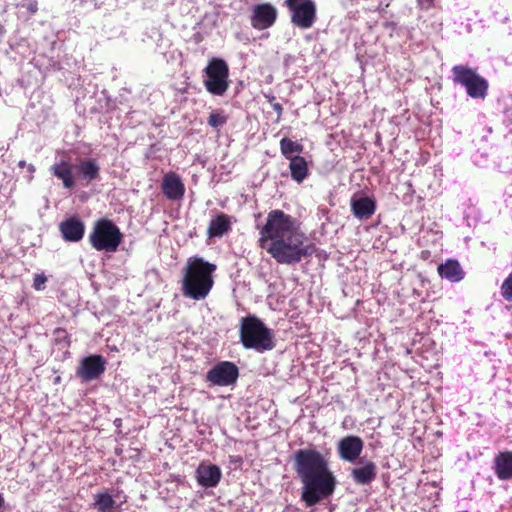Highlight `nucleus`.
<instances>
[{
	"label": "nucleus",
	"instance_id": "1",
	"mask_svg": "<svg viewBox=\"0 0 512 512\" xmlns=\"http://www.w3.org/2000/svg\"><path fill=\"white\" fill-rule=\"evenodd\" d=\"M259 234V246L279 264L295 265L314 253V245L300 230L297 220L282 210L268 213Z\"/></svg>",
	"mask_w": 512,
	"mask_h": 512
},
{
	"label": "nucleus",
	"instance_id": "2",
	"mask_svg": "<svg viewBox=\"0 0 512 512\" xmlns=\"http://www.w3.org/2000/svg\"><path fill=\"white\" fill-rule=\"evenodd\" d=\"M294 469L302 483L301 500L310 508L333 495L337 480L325 457L315 449L294 453Z\"/></svg>",
	"mask_w": 512,
	"mask_h": 512
},
{
	"label": "nucleus",
	"instance_id": "3",
	"mask_svg": "<svg viewBox=\"0 0 512 512\" xmlns=\"http://www.w3.org/2000/svg\"><path fill=\"white\" fill-rule=\"evenodd\" d=\"M215 269L214 264H210L202 258H190L184 269L182 281L184 296L194 300L204 299L213 286L212 273Z\"/></svg>",
	"mask_w": 512,
	"mask_h": 512
},
{
	"label": "nucleus",
	"instance_id": "4",
	"mask_svg": "<svg viewBox=\"0 0 512 512\" xmlns=\"http://www.w3.org/2000/svg\"><path fill=\"white\" fill-rule=\"evenodd\" d=\"M239 335L240 342L245 349H253L263 353L275 347L273 330L254 315L241 319Z\"/></svg>",
	"mask_w": 512,
	"mask_h": 512
},
{
	"label": "nucleus",
	"instance_id": "5",
	"mask_svg": "<svg viewBox=\"0 0 512 512\" xmlns=\"http://www.w3.org/2000/svg\"><path fill=\"white\" fill-rule=\"evenodd\" d=\"M122 237L119 228L111 220L99 219L89 235V242L97 251L115 252Z\"/></svg>",
	"mask_w": 512,
	"mask_h": 512
},
{
	"label": "nucleus",
	"instance_id": "6",
	"mask_svg": "<svg viewBox=\"0 0 512 512\" xmlns=\"http://www.w3.org/2000/svg\"><path fill=\"white\" fill-rule=\"evenodd\" d=\"M452 77L455 84L463 86L472 99H485L488 93V81L477 71L466 65L452 67Z\"/></svg>",
	"mask_w": 512,
	"mask_h": 512
},
{
	"label": "nucleus",
	"instance_id": "7",
	"mask_svg": "<svg viewBox=\"0 0 512 512\" xmlns=\"http://www.w3.org/2000/svg\"><path fill=\"white\" fill-rule=\"evenodd\" d=\"M206 90L215 96H223L229 88V67L225 60L212 58L204 69Z\"/></svg>",
	"mask_w": 512,
	"mask_h": 512
},
{
	"label": "nucleus",
	"instance_id": "8",
	"mask_svg": "<svg viewBox=\"0 0 512 512\" xmlns=\"http://www.w3.org/2000/svg\"><path fill=\"white\" fill-rule=\"evenodd\" d=\"M239 377L237 365L231 361L216 363L206 374V381L214 386L225 387L236 383Z\"/></svg>",
	"mask_w": 512,
	"mask_h": 512
},
{
	"label": "nucleus",
	"instance_id": "9",
	"mask_svg": "<svg viewBox=\"0 0 512 512\" xmlns=\"http://www.w3.org/2000/svg\"><path fill=\"white\" fill-rule=\"evenodd\" d=\"M291 12V22L298 28L309 29L316 21V4L312 0L286 5Z\"/></svg>",
	"mask_w": 512,
	"mask_h": 512
},
{
	"label": "nucleus",
	"instance_id": "10",
	"mask_svg": "<svg viewBox=\"0 0 512 512\" xmlns=\"http://www.w3.org/2000/svg\"><path fill=\"white\" fill-rule=\"evenodd\" d=\"M105 369L106 360L102 355H90L81 360L76 375L82 381L90 382L100 378Z\"/></svg>",
	"mask_w": 512,
	"mask_h": 512
},
{
	"label": "nucleus",
	"instance_id": "11",
	"mask_svg": "<svg viewBox=\"0 0 512 512\" xmlns=\"http://www.w3.org/2000/svg\"><path fill=\"white\" fill-rule=\"evenodd\" d=\"M277 9L270 3L257 4L251 14V25L257 30H264L274 25L277 19Z\"/></svg>",
	"mask_w": 512,
	"mask_h": 512
},
{
	"label": "nucleus",
	"instance_id": "12",
	"mask_svg": "<svg viewBox=\"0 0 512 512\" xmlns=\"http://www.w3.org/2000/svg\"><path fill=\"white\" fill-rule=\"evenodd\" d=\"M164 196L171 201H179L184 197L185 186L180 176L174 172L164 175L161 183Z\"/></svg>",
	"mask_w": 512,
	"mask_h": 512
},
{
	"label": "nucleus",
	"instance_id": "13",
	"mask_svg": "<svg viewBox=\"0 0 512 512\" xmlns=\"http://www.w3.org/2000/svg\"><path fill=\"white\" fill-rule=\"evenodd\" d=\"M196 480L201 487L214 488L222 477L221 469L214 464L200 463L196 469Z\"/></svg>",
	"mask_w": 512,
	"mask_h": 512
},
{
	"label": "nucleus",
	"instance_id": "14",
	"mask_svg": "<svg viewBox=\"0 0 512 512\" xmlns=\"http://www.w3.org/2000/svg\"><path fill=\"white\" fill-rule=\"evenodd\" d=\"M363 450V441L358 436H346L338 443V453L342 460L354 462Z\"/></svg>",
	"mask_w": 512,
	"mask_h": 512
},
{
	"label": "nucleus",
	"instance_id": "15",
	"mask_svg": "<svg viewBox=\"0 0 512 512\" xmlns=\"http://www.w3.org/2000/svg\"><path fill=\"white\" fill-rule=\"evenodd\" d=\"M63 239L67 242H79L85 233V225L78 216H72L59 224Z\"/></svg>",
	"mask_w": 512,
	"mask_h": 512
},
{
	"label": "nucleus",
	"instance_id": "16",
	"mask_svg": "<svg viewBox=\"0 0 512 512\" xmlns=\"http://www.w3.org/2000/svg\"><path fill=\"white\" fill-rule=\"evenodd\" d=\"M361 466L354 467L351 470V477L358 485H369L377 476V466L374 462L360 459Z\"/></svg>",
	"mask_w": 512,
	"mask_h": 512
},
{
	"label": "nucleus",
	"instance_id": "17",
	"mask_svg": "<svg viewBox=\"0 0 512 512\" xmlns=\"http://www.w3.org/2000/svg\"><path fill=\"white\" fill-rule=\"evenodd\" d=\"M494 473L499 480L512 479V451L499 452L493 460Z\"/></svg>",
	"mask_w": 512,
	"mask_h": 512
},
{
	"label": "nucleus",
	"instance_id": "18",
	"mask_svg": "<svg viewBox=\"0 0 512 512\" xmlns=\"http://www.w3.org/2000/svg\"><path fill=\"white\" fill-rule=\"evenodd\" d=\"M351 210L357 219L367 220L375 213L376 203L368 196L352 197Z\"/></svg>",
	"mask_w": 512,
	"mask_h": 512
},
{
	"label": "nucleus",
	"instance_id": "19",
	"mask_svg": "<svg viewBox=\"0 0 512 512\" xmlns=\"http://www.w3.org/2000/svg\"><path fill=\"white\" fill-rule=\"evenodd\" d=\"M232 217L224 213H218L213 217L207 229L209 238H220L231 230Z\"/></svg>",
	"mask_w": 512,
	"mask_h": 512
},
{
	"label": "nucleus",
	"instance_id": "20",
	"mask_svg": "<svg viewBox=\"0 0 512 512\" xmlns=\"http://www.w3.org/2000/svg\"><path fill=\"white\" fill-rule=\"evenodd\" d=\"M438 273L442 278L451 282H459L464 278V271L459 262L454 259H448L445 263L438 266Z\"/></svg>",
	"mask_w": 512,
	"mask_h": 512
},
{
	"label": "nucleus",
	"instance_id": "21",
	"mask_svg": "<svg viewBox=\"0 0 512 512\" xmlns=\"http://www.w3.org/2000/svg\"><path fill=\"white\" fill-rule=\"evenodd\" d=\"M51 171L55 177L62 180L65 188H74L75 181L72 173V165L69 162L61 160L51 167Z\"/></svg>",
	"mask_w": 512,
	"mask_h": 512
},
{
	"label": "nucleus",
	"instance_id": "22",
	"mask_svg": "<svg viewBox=\"0 0 512 512\" xmlns=\"http://www.w3.org/2000/svg\"><path fill=\"white\" fill-rule=\"evenodd\" d=\"M291 178L297 183H302L309 175L308 163L302 156L289 160Z\"/></svg>",
	"mask_w": 512,
	"mask_h": 512
},
{
	"label": "nucleus",
	"instance_id": "23",
	"mask_svg": "<svg viewBox=\"0 0 512 512\" xmlns=\"http://www.w3.org/2000/svg\"><path fill=\"white\" fill-rule=\"evenodd\" d=\"M303 145L293 141L287 137L280 140V151L285 159L291 160L294 157H299L300 153L303 152Z\"/></svg>",
	"mask_w": 512,
	"mask_h": 512
},
{
	"label": "nucleus",
	"instance_id": "24",
	"mask_svg": "<svg viewBox=\"0 0 512 512\" xmlns=\"http://www.w3.org/2000/svg\"><path fill=\"white\" fill-rule=\"evenodd\" d=\"M94 507L98 512H114L117 504L113 497L107 492H99L94 496Z\"/></svg>",
	"mask_w": 512,
	"mask_h": 512
},
{
	"label": "nucleus",
	"instance_id": "25",
	"mask_svg": "<svg viewBox=\"0 0 512 512\" xmlns=\"http://www.w3.org/2000/svg\"><path fill=\"white\" fill-rule=\"evenodd\" d=\"M79 172L84 179L95 180L99 176V166L92 159H85L79 164Z\"/></svg>",
	"mask_w": 512,
	"mask_h": 512
},
{
	"label": "nucleus",
	"instance_id": "26",
	"mask_svg": "<svg viewBox=\"0 0 512 512\" xmlns=\"http://www.w3.org/2000/svg\"><path fill=\"white\" fill-rule=\"evenodd\" d=\"M228 117L225 115L224 111L217 110L210 113L207 123L209 126L220 129L227 123Z\"/></svg>",
	"mask_w": 512,
	"mask_h": 512
},
{
	"label": "nucleus",
	"instance_id": "27",
	"mask_svg": "<svg viewBox=\"0 0 512 512\" xmlns=\"http://www.w3.org/2000/svg\"><path fill=\"white\" fill-rule=\"evenodd\" d=\"M53 336L56 343L65 342L68 346L70 345V337L64 328H56L53 331Z\"/></svg>",
	"mask_w": 512,
	"mask_h": 512
},
{
	"label": "nucleus",
	"instance_id": "28",
	"mask_svg": "<svg viewBox=\"0 0 512 512\" xmlns=\"http://www.w3.org/2000/svg\"><path fill=\"white\" fill-rule=\"evenodd\" d=\"M47 278L44 274H36L33 280V287L35 290L40 291L44 288Z\"/></svg>",
	"mask_w": 512,
	"mask_h": 512
},
{
	"label": "nucleus",
	"instance_id": "29",
	"mask_svg": "<svg viewBox=\"0 0 512 512\" xmlns=\"http://www.w3.org/2000/svg\"><path fill=\"white\" fill-rule=\"evenodd\" d=\"M25 7L29 13L35 14L38 11V2L36 0H29Z\"/></svg>",
	"mask_w": 512,
	"mask_h": 512
},
{
	"label": "nucleus",
	"instance_id": "30",
	"mask_svg": "<svg viewBox=\"0 0 512 512\" xmlns=\"http://www.w3.org/2000/svg\"><path fill=\"white\" fill-rule=\"evenodd\" d=\"M418 1V4L419 6L422 8V9H428L431 7L432 3H433V0H417Z\"/></svg>",
	"mask_w": 512,
	"mask_h": 512
},
{
	"label": "nucleus",
	"instance_id": "31",
	"mask_svg": "<svg viewBox=\"0 0 512 512\" xmlns=\"http://www.w3.org/2000/svg\"><path fill=\"white\" fill-rule=\"evenodd\" d=\"M273 110L278 114V117L281 116L283 108L282 105L278 102L272 103Z\"/></svg>",
	"mask_w": 512,
	"mask_h": 512
},
{
	"label": "nucleus",
	"instance_id": "32",
	"mask_svg": "<svg viewBox=\"0 0 512 512\" xmlns=\"http://www.w3.org/2000/svg\"><path fill=\"white\" fill-rule=\"evenodd\" d=\"M4 505H5V499L2 496V494L0 493V512H2V509L4 508Z\"/></svg>",
	"mask_w": 512,
	"mask_h": 512
},
{
	"label": "nucleus",
	"instance_id": "33",
	"mask_svg": "<svg viewBox=\"0 0 512 512\" xmlns=\"http://www.w3.org/2000/svg\"><path fill=\"white\" fill-rule=\"evenodd\" d=\"M268 100L270 103H275V97L274 96H271V97H268Z\"/></svg>",
	"mask_w": 512,
	"mask_h": 512
},
{
	"label": "nucleus",
	"instance_id": "34",
	"mask_svg": "<svg viewBox=\"0 0 512 512\" xmlns=\"http://www.w3.org/2000/svg\"><path fill=\"white\" fill-rule=\"evenodd\" d=\"M133 458L134 456L130 454L129 459L132 460Z\"/></svg>",
	"mask_w": 512,
	"mask_h": 512
}]
</instances>
